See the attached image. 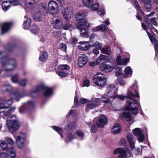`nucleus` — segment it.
I'll use <instances>...</instances> for the list:
<instances>
[{"label":"nucleus","mask_w":158,"mask_h":158,"mask_svg":"<svg viewBox=\"0 0 158 158\" xmlns=\"http://www.w3.org/2000/svg\"><path fill=\"white\" fill-rule=\"evenodd\" d=\"M102 53L107 55H110L111 53V49L109 46H106L101 50Z\"/></svg>","instance_id":"36"},{"label":"nucleus","mask_w":158,"mask_h":158,"mask_svg":"<svg viewBox=\"0 0 158 158\" xmlns=\"http://www.w3.org/2000/svg\"><path fill=\"white\" fill-rule=\"evenodd\" d=\"M52 128L53 129L57 132L60 135L62 138H63L62 133L64 131L62 128L56 126H53Z\"/></svg>","instance_id":"39"},{"label":"nucleus","mask_w":158,"mask_h":158,"mask_svg":"<svg viewBox=\"0 0 158 158\" xmlns=\"http://www.w3.org/2000/svg\"><path fill=\"white\" fill-rule=\"evenodd\" d=\"M139 137L138 138V140L139 142H142L144 139V134H142L138 136Z\"/></svg>","instance_id":"59"},{"label":"nucleus","mask_w":158,"mask_h":158,"mask_svg":"<svg viewBox=\"0 0 158 158\" xmlns=\"http://www.w3.org/2000/svg\"><path fill=\"white\" fill-rule=\"evenodd\" d=\"M76 136L74 135V134L71 132H69L66 135L65 141H70L74 139H75Z\"/></svg>","instance_id":"35"},{"label":"nucleus","mask_w":158,"mask_h":158,"mask_svg":"<svg viewBox=\"0 0 158 158\" xmlns=\"http://www.w3.org/2000/svg\"><path fill=\"white\" fill-rule=\"evenodd\" d=\"M39 31V29L37 26L34 25L32 26L31 29V32L33 34H36Z\"/></svg>","instance_id":"42"},{"label":"nucleus","mask_w":158,"mask_h":158,"mask_svg":"<svg viewBox=\"0 0 158 158\" xmlns=\"http://www.w3.org/2000/svg\"><path fill=\"white\" fill-rule=\"evenodd\" d=\"M99 68L101 71L106 73L110 72L114 69L112 66L104 63H103L101 64L99 67Z\"/></svg>","instance_id":"20"},{"label":"nucleus","mask_w":158,"mask_h":158,"mask_svg":"<svg viewBox=\"0 0 158 158\" xmlns=\"http://www.w3.org/2000/svg\"><path fill=\"white\" fill-rule=\"evenodd\" d=\"M10 23H4L1 28V34H3L8 32L11 26Z\"/></svg>","instance_id":"26"},{"label":"nucleus","mask_w":158,"mask_h":158,"mask_svg":"<svg viewBox=\"0 0 158 158\" xmlns=\"http://www.w3.org/2000/svg\"><path fill=\"white\" fill-rule=\"evenodd\" d=\"M102 100L100 98H96L90 101L87 104V107L90 109H94L99 106L101 103Z\"/></svg>","instance_id":"17"},{"label":"nucleus","mask_w":158,"mask_h":158,"mask_svg":"<svg viewBox=\"0 0 158 158\" xmlns=\"http://www.w3.org/2000/svg\"><path fill=\"white\" fill-rule=\"evenodd\" d=\"M48 10L49 13L52 15H56L58 10V5L57 3L53 0L49 1L48 4Z\"/></svg>","instance_id":"10"},{"label":"nucleus","mask_w":158,"mask_h":158,"mask_svg":"<svg viewBox=\"0 0 158 158\" xmlns=\"http://www.w3.org/2000/svg\"><path fill=\"white\" fill-rule=\"evenodd\" d=\"M113 153L114 155L119 154L118 158H126L127 156V153L130 155H131V153L128 148H118L115 149Z\"/></svg>","instance_id":"8"},{"label":"nucleus","mask_w":158,"mask_h":158,"mask_svg":"<svg viewBox=\"0 0 158 158\" xmlns=\"http://www.w3.org/2000/svg\"><path fill=\"white\" fill-rule=\"evenodd\" d=\"M0 60L3 69L6 71H12L17 66L15 60L14 59H10L7 56L2 57Z\"/></svg>","instance_id":"4"},{"label":"nucleus","mask_w":158,"mask_h":158,"mask_svg":"<svg viewBox=\"0 0 158 158\" xmlns=\"http://www.w3.org/2000/svg\"><path fill=\"white\" fill-rule=\"evenodd\" d=\"M110 97V95L106 93L103 94L102 96V101L105 104H110L111 102L110 101L109 98Z\"/></svg>","instance_id":"30"},{"label":"nucleus","mask_w":158,"mask_h":158,"mask_svg":"<svg viewBox=\"0 0 158 158\" xmlns=\"http://www.w3.org/2000/svg\"><path fill=\"white\" fill-rule=\"evenodd\" d=\"M42 90L44 91V96L46 97L51 95L53 93V89L52 88L43 84L37 85L35 87V89H33L31 91V94Z\"/></svg>","instance_id":"6"},{"label":"nucleus","mask_w":158,"mask_h":158,"mask_svg":"<svg viewBox=\"0 0 158 158\" xmlns=\"http://www.w3.org/2000/svg\"><path fill=\"white\" fill-rule=\"evenodd\" d=\"M0 147L4 150L10 153L11 158H14L16 156V151L13 147L9 148L7 143L5 140H0Z\"/></svg>","instance_id":"9"},{"label":"nucleus","mask_w":158,"mask_h":158,"mask_svg":"<svg viewBox=\"0 0 158 158\" xmlns=\"http://www.w3.org/2000/svg\"><path fill=\"white\" fill-rule=\"evenodd\" d=\"M147 33L149 37L150 41L152 43H153V42L155 43L157 42V40L153 36H150L149 35L150 33L148 31H147Z\"/></svg>","instance_id":"55"},{"label":"nucleus","mask_w":158,"mask_h":158,"mask_svg":"<svg viewBox=\"0 0 158 158\" xmlns=\"http://www.w3.org/2000/svg\"><path fill=\"white\" fill-rule=\"evenodd\" d=\"M56 73L60 77H65L68 74L67 72H60V71H56Z\"/></svg>","instance_id":"52"},{"label":"nucleus","mask_w":158,"mask_h":158,"mask_svg":"<svg viewBox=\"0 0 158 158\" xmlns=\"http://www.w3.org/2000/svg\"><path fill=\"white\" fill-rule=\"evenodd\" d=\"M106 78L105 76L101 73H98L93 77L94 84L99 86H102L105 85L106 81Z\"/></svg>","instance_id":"7"},{"label":"nucleus","mask_w":158,"mask_h":158,"mask_svg":"<svg viewBox=\"0 0 158 158\" xmlns=\"http://www.w3.org/2000/svg\"><path fill=\"white\" fill-rule=\"evenodd\" d=\"M127 138L131 149L133 151L135 148V144L136 140L134 139L133 135L131 134H128Z\"/></svg>","instance_id":"19"},{"label":"nucleus","mask_w":158,"mask_h":158,"mask_svg":"<svg viewBox=\"0 0 158 158\" xmlns=\"http://www.w3.org/2000/svg\"><path fill=\"white\" fill-rule=\"evenodd\" d=\"M47 7L46 2H42L39 4L37 10H39L40 11L46 13L47 12Z\"/></svg>","instance_id":"29"},{"label":"nucleus","mask_w":158,"mask_h":158,"mask_svg":"<svg viewBox=\"0 0 158 158\" xmlns=\"http://www.w3.org/2000/svg\"><path fill=\"white\" fill-rule=\"evenodd\" d=\"M134 3L135 5V7L136 8L137 11L142 14H143L142 10L140 8V7L139 5L138 2L136 0H134Z\"/></svg>","instance_id":"43"},{"label":"nucleus","mask_w":158,"mask_h":158,"mask_svg":"<svg viewBox=\"0 0 158 158\" xmlns=\"http://www.w3.org/2000/svg\"><path fill=\"white\" fill-rule=\"evenodd\" d=\"M83 5L88 7H91L93 3V0H82Z\"/></svg>","instance_id":"37"},{"label":"nucleus","mask_w":158,"mask_h":158,"mask_svg":"<svg viewBox=\"0 0 158 158\" xmlns=\"http://www.w3.org/2000/svg\"><path fill=\"white\" fill-rule=\"evenodd\" d=\"M24 18L25 19L24 20L23 27L25 29H28L30 27L31 23V20L30 18L26 16H24Z\"/></svg>","instance_id":"24"},{"label":"nucleus","mask_w":158,"mask_h":158,"mask_svg":"<svg viewBox=\"0 0 158 158\" xmlns=\"http://www.w3.org/2000/svg\"><path fill=\"white\" fill-rule=\"evenodd\" d=\"M12 98H14V97H11V98L8 100L6 102V105L8 106V107L10 106L13 103V99Z\"/></svg>","instance_id":"56"},{"label":"nucleus","mask_w":158,"mask_h":158,"mask_svg":"<svg viewBox=\"0 0 158 158\" xmlns=\"http://www.w3.org/2000/svg\"><path fill=\"white\" fill-rule=\"evenodd\" d=\"M107 58V56H106L101 54L97 58L96 60V63L99 64L102 62L105 61Z\"/></svg>","instance_id":"32"},{"label":"nucleus","mask_w":158,"mask_h":158,"mask_svg":"<svg viewBox=\"0 0 158 158\" xmlns=\"http://www.w3.org/2000/svg\"><path fill=\"white\" fill-rule=\"evenodd\" d=\"M87 15V12L86 11L79 12L77 13L75 15V18L77 21L76 23V25L78 22H82L84 21L87 22V20L85 19Z\"/></svg>","instance_id":"13"},{"label":"nucleus","mask_w":158,"mask_h":158,"mask_svg":"<svg viewBox=\"0 0 158 158\" xmlns=\"http://www.w3.org/2000/svg\"><path fill=\"white\" fill-rule=\"evenodd\" d=\"M132 132L136 136H138L143 134L142 130L140 128H138L133 129Z\"/></svg>","instance_id":"38"},{"label":"nucleus","mask_w":158,"mask_h":158,"mask_svg":"<svg viewBox=\"0 0 158 158\" xmlns=\"http://www.w3.org/2000/svg\"><path fill=\"white\" fill-rule=\"evenodd\" d=\"M121 127L118 123L115 124L112 129L113 133H118L121 131Z\"/></svg>","instance_id":"33"},{"label":"nucleus","mask_w":158,"mask_h":158,"mask_svg":"<svg viewBox=\"0 0 158 158\" xmlns=\"http://www.w3.org/2000/svg\"><path fill=\"white\" fill-rule=\"evenodd\" d=\"M99 8V4L98 3H96L92 6L91 9L93 10L96 11Z\"/></svg>","instance_id":"57"},{"label":"nucleus","mask_w":158,"mask_h":158,"mask_svg":"<svg viewBox=\"0 0 158 158\" xmlns=\"http://www.w3.org/2000/svg\"><path fill=\"white\" fill-rule=\"evenodd\" d=\"M34 106L35 103L31 101H29L25 103L23 106L19 108V111L20 113H22L24 112L25 109L31 110Z\"/></svg>","instance_id":"14"},{"label":"nucleus","mask_w":158,"mask_h":158,"mask_svg":"<svg viewBox=\"0 0 158 158\" xmlns=\"http://www.w3.org/2000/svg\"><path fill=\"white\" fill-rule=\"evenodd\" d=\"M129 60L127 58H121L120 56H118L116 60V62L118 65H125L129 62Z\"/></svg>","instance_id":"23"},{"label":"nucleus","mask_w":158,"mask_h":158,"mask_svg":"<svg viewBox=\"0 0 158 158\" xmlns=\"http://www.w3.org/2000/svg\"><path fill=\"white\" fill-rule=\"evenodd\" d=\"M77 127V124L75 122L70 123L68 124V129H72Z\"/></svg>","instance_id":"53"},{"label":"nucleus","mask_w":158,"mask_h":158,"mask_svg":"<svg viewBox=\"0 0 158 158\" xmlns=\"http://www.w3.org/2000/svg\"><path fill=\"white\" fill-rule=\"evenodd\" d=\"M122 74V72L121 70V68H119L118 69V71L116 72V76L117 77L119 75H121Z\"/></svg>","instance_id":"64"},{"label":"nucleus","mask_w":158,"mask_h":158,"mask_svg":"<svg viewBox=\"0 0 158 158\" xmlns=\"http://www.w3.org/2000/svg\"><path fill=\"white\" fill-rule=\"evenodd\" d=\"M93 46L96 48L98 50H101L102 48V44L99 42L96 41L93 44Z\"/></svg>","instance_id":"47"},{"label":"nucleus","mask_w":158,"mask_h":158,"mask_svg":"<svg viewBox=\"0 0 158 158\" xmlns=\"http://www.w3.org/2000/svg\"><path fill=\"white\" fill-rule=\"evenodd\" d=\"M15 109V107H12L8 111L4 113L5 116H8L6 120V125L8 129L10 131H15L19 128V123L16 116L11 114Z\"/></svg>","instance_id":"2"},{"label":"nucleus","mask_w":158,"mask_h":158,"mask_svg":"<svg viewBox=\"0 0 158 158\" xmlns=\"http://www.w3.org/2000/svg\"><path fill=\"white\" fill-rule=\"evenodd\" d=\"M98 14L101 16H103L105 13L104 10L103 9L100 10L98 11Z\"/></svg>","instance_id":"63"},{"label":"nucleus","mask_w":158,"mask_h":158,"mask_svg":"<svg viewBox=\"0 0 158 158\" xmlns=\"http://www.w3.org/2000/svg\"><path fill=\"white\" fill-rule=\"evenodd\" d=\"M13 6L18 5L19 4L20 0H10Z\"/></svg>","instance_id":"58"},{"label":"nucleus","mask_w":158,"mask_h":158,"mask_svg":"<svg viewBox=\"0 0 158 158\" xmlns=\"http://www.w3.org/2000/svg\"><path fill=\"white\" fill-rule=\"evenodd\" d=\"M64 18L66 20H69L73 16V8L72 7L66 8L61 12Z\"/></svg>","instance_id":"12"},{"label":"nucleus","mask_w":158,"mask_h":158,"mask_svg":"<svg viewBox=\"0 0 158 158\" xmlns=\"http://www.w3.org/2000/svg\"><path fill=\"white\" fill-rule=\"evenodd\" d=\"M48 58V55L46 52H44L42 55L39 57V60L41 61H45Z\"/></svg>","instance_id":"40"},{"label":"nucleus","mask_w":158,"mask_h":158,"mask_svg":"<svg viewBox=\"0 0 158 158\" xmlns=\"http://www.w3.org/2000/svg\"><path fill=\"white\" fill-rule=\"evenodd\" d=\"M58 68L61 70H68L69 68V66L67 64H60L58 65Z\"/></svg>","instance_id":"46"},{"label":"nucleus","mask_w":158,"mask_h":158,"mask_svg":"<svg viewBox=\"0 0 158 158\" xmlns=\"http://www.w3.org/2000/svg\"><path fill=\"white\" fill-rule=\"evenodd\" d=\"M34 0H26L25 6L26 7L28 8H31L34 6L35 4Z\"/></svg>","instance_id":"34"},{"label":"nucleus","mask_w":158,"mask_h":158,"mask_svg":"<svg viewBox=\"0 0 158 158\" xmlns=\"http://www.w3.org/2000/svg\"><path fill=\"white\" fill-rule=\"evenodd\" d=\"M45 13L40 11V10H37L34 13L33 16L34 20L36 21H41L44 18Z\"/></svg>","instance_id":"21"},{"label":"nucleus","mask_w":158,"mask_h":158,"mask_svg":"<svg viewBox=\"0 0 158 158\" xmlns=\"http://www.w3.org/2000/svg\"><path fill=\"white\" fill-rule=\"evenodd\" d=\"M52 26L56 29H59L61 27L63 23L60 19L54 18L51 23Z\"/></svg>","instance_id":"22"},{"label":"nucleus","mask_w":158,"mask_h":158,"mask_svg":"<svg viewBox=\"0 0 158 158\" xmlns=\"http://www.w3.org/2000/svg\"><path fill=\"white\" fill-rule=\"evenodd\" d=\"M90 84V82L88 80L86 79L83 81L82 85L83 87H88L89 86Z\"/></svg>","instance_id":"50"},{"label":"nucleus","mask_w":158,"mask_h":158,"mask_svg":"<svg viewBox=\"0 0 158 158\" xmlns=\"http://www.w3.org/2000/svg\"><path fill=\"white\" fill-rule=\"evenodd\" d=\"M27 80L26 78L22 79L19 81L18 83L19 85L23 87L26 86L27 82Z\"/></svg>","instance_id":"44"},{"label":"nucleus","mask_w":158,"mask_h":158,"mask_svg":"<svg viewBox=\"0 0 158 158\" xmlns=\"http://www.w3.org/2000/svg\"><path fill=\"white\" fill-rule=\"evenodd\" d=\"M119 145L122 146H125L126 144V142L125 139L124 138L122 139L119 143Z\"/></svg>","instance_id":"60"},{"label":"nucleus","mask_w":158,"mask_h":158,"mask_svg":"<svg viewBox=\"0 0 158 158\" xmlns=\"http://www.w3.org/2000/svg\"><path fill=\"white\" fill-rule=\"evenodd\" d=\"M78 44V48L81 51H86L88 50L90 48V43L87 41H83L79 42Z\"/></svg>","instance_id":"15"},{"label":"nucleus","mask_w":158,"mask_h":158,"mask_svg":"<svg viewBox=\"0 0 158 158\" xmlns=\"http://www.w3.org/2000/svg\"><path fill=\"white\" fill-rule=\"evenodd\" d=\"M78 97L75 95L74 99V103L75 106H77L80 104H83L87 102L88 100L84 98H82L80 99L79 102H78Z\"/></svg>","instance_id":"25"},{"label":"nucleus","mask_w":158,"mask_h":158,"mask_svg":"<svg viewBox=\"0 0 158 158\" xmlns=\"http://www.w3.org/2000/svg\"><path fill=\"white\" fill-rule=\"evenodd\" d=\"M89 24L88 22L84 21L78 22L76 27L80 32L81 35L83 37L88 38L89 36L88 32L86 31L89 27Z\"/></svg>","instance_id":"5"},{"label":"nucleus","mask_w":158,"mask_h":158,"mask_svg":"<svg viewBox=\"0 0 158 158\" xmlns=\"http://www.w3.org/2000/svg\"><path fill=\"white\" fill-rule=\"evenodd\" d=\"M11 3L10 0L3 2L2 3V7L3 10L4 11H6L10 6H13Z\"/></svg>","instance_id":"28"},{"label":"nucleus","mask_w":158,"mask_h":158,"mask_svg":"<svg viewBox=\"0 0 158 158\" xmlns=\"http://www.w3.org/2000/svg\"><path fill=\"white\" fill-rule=\"evenodd\" d=\"M107 119L106 117L104 115H101L96 121V123L99 127H103L107 124Z\"/></svg>","instance_id":"16"},{"label":"nucleus","mask_w":158,"mask_h":158,"mask_svg":"<svg viewBox=\"0 0 158 158\" xmlns=\"http://www.w3.org/2000/svg\"><path fill=\"white\" fill-rule=\"evenodd\" d=\"M132 73V71L130 67H126L124 69V73L123 74V76L124 78L130 77Z\"/></svg>","instance_id":"27"},{"label":"nucleus","mask_w":158,"mask_h":158,"mask_svg":"<svg viewBox=\"0 0 158 158\" xmlns=\"http://www.w3.org/2000/svg\"><path fill=\"white\" fill-rule=\"evenodd\" d=\"M88 58L87 56L84 54L80 55L79 57L78 61V65L79 67H82L88 61Z\"/></svg>","instance_id":"18"},{"label":"nucleus","mask_w":158,"mask_h":158,"mask_svg":"<svg viewBox=\"0 0 158 158\" xmlns=\"http://www.w3.org/2000/svg\"><path fill=\"white\" fill-rule=\"evenodd\" d=\"M60 48L63 51L65 52L66 50V45L63 43H61L59 45Z\"/></svg>","instance_id":"51"},{"label":"nucleus","mask_w":158,"mask_h":158,"mask_svg":"<svg viewBox=\"0 0 158 158\" xmlns=\"http://www.w3.org/2000/svg\"><path fill=\"white\" fill-rule=\"evenodd\" d=\"M150 20L152 23L154 25L156 26L157 25V19L156 18L151 19Z\"/></svg>","instance_id":"62"},{"label":"nucleus","mask_w":158,"mask_h":158,"mask_svg":"<svg viewBox=\"0 0 158 158\" xmlns=\"http://www.w3.org/2000/svg\"><path fill=\"white\" fill-rule=\"evenodd\" d=\"M8 155L5 152H2L0 154V158H8Z\"/></svg>","instance_id":"61"},{"label":"nucleus","mask_w":158,"mask_h":158,"mask_svg":"<svg viewBox=\"0 0 158 158\" xmlns=\"http://www.w3.org/2000/svg\"><path fill=\"white\" fill-rule=\"evenodd\" d=\"M17 146L19 148H23L26 138V135L25 133H20L16 137L15 136Z\"/></svg>","instance_id":"11"},{"label":"nucleus","mask_w":158,"mask_h":158,"mask_svg":"<svg viewBox=\"0 0 158 158\" xmlns=\"http://www.w3.org/2000/svg\"><path fill=\"white\" fill-rule=\"evenodd\" d=\"M5 140L8 143L11 145H13L15 143V142L14 140L8 137H6L5 138Z\"/></svg>","instance_id":"48"},{"label":"nucleus","mask_w":158,"mask_h":158,"mask_svg":"<svg viewBox=\"0 0 158 158\" xmlns=\"http://www.w3.org/2000/svg\"><path fill=\"white\" fill-rule=\"evenodd\" d=\"M12 86L9 84H5L2 87V90L4 93H8L11 97H14L17 101L27 95L25 92H19L18 90L11 91Z\"/></svg>","instance_id":"3"},{"label":"nucleus","mask_w":158,"mask_h":158,"mask_svg":"<svg viewBox=\"0 0 158 158\" xmlns=\"http://www.w3.org/2000/svg\"><path fill=\"white\" fill-rule=\"evenodd\" d=\"M144 7L146 10L147 11L150 10L152 9V6L150 4V2L144 3Z\"/></svg>","instance_id":"49"},{"label":"nucleus","mask_w":158,"mask_h":158,"mask_svg":"<svg viewBox=\"0 0 158 158\" xmlns=\"http://www.w3.org/2000/svg\"><path fill=\"white\" fill-rule=\"evenodd\" d=\"M76 134L78 137L81 139H82L84 136V134L83 131H77Z\"/></svg>","instance_id":"54"},{"label":"nucleus","mask_w":158,"mask_h":158,"mask_svg":"<svg viewBox=\"0 0 158 158\" xmlns=\"http://www.w3.org/2000/svg\"><path fill=\"white\" fill-rule=\"evenodd\" d=\"M11 80L14 83H18L19 81L18 75L16 74L12 76L11 78Z\"/></svg>","instance_id":"45"},{"label":"nucleus","mask_w":158,"mask_h":158,"mask_svg":"<svg viewBox=\"0 0 158 158\" xmlns=\"http://www.w3.org/2000/svg\"><path fill=\"white\" fill-rule=\"evenodd\" d=\"M110 23L108 20H106L103 23V24L100 25L101 26L100 30L105 32H106L108 28L106 26L108 25Z\"/></svg>","instance_id":"31"},{"label":"nucleus","mask_w":158,"mask_h":158,"mask_svg":"<svg viewBox=\"0 0 158 158\" xmlns=\"http://www.w3.org/2000/svg\"><path fill=\"white\" fill-rule=\"evenodd\" d=\"M117 91L118 89L115 88V85L111 84L107 87L108 92L107 93L110 94V98L113 99L118 98L123 101L125 98H127L128 105L126 107L125 110L122 111L121 118L123 120L129 121L131 119L130 113L136 115L138 113V108L137 106L139 105L134 98L135 97L139 98L138 92V87L136 84H133L127 89L126 96L117 94Z\"/></svg>","instance_id":"1"},{"label":"nucleus","mask_w":158,"mask_h":158,"mask_svg":"<svg viewBox=\"0 0 158 158\" xmlns=\"http://www.w3.org/2000/svg\"><path fill=\"white\" fill-rule=\"evenodd\" d=\"M62 28L64 30H69L70 31H72L73 29V27L72 26V25L69 23L64 25L63 26Z\"/></svg>","instance_id":"41"}]
</instances>
